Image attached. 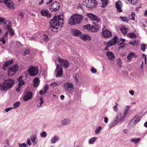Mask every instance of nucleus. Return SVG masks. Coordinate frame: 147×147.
I'll list each match as a JSON object with an SVG mask.
<instances>
[{
  "instance_id": "nucleus-1",
  "label": "nucleus",
  "mask_w": 147,
  "mask_h": 147,
  "mask_svg": "<svg viewBox=\"0 0 147 147\" xmlns=\"http://www.w3.org/2000/svg\"><path fill=\"white\" fill-rule=\"evenodd\" d=\"M62 16L59 14V15L55 16L50 22V26L49 28L54 32H57L58 29L60 30V27L62 26L63 24L61 22L63 20L62 18Z\"/></svg>"
},
{
  "instance_id": "nucleus-2",
  "label": "nucleus",
  "mask_w": 147,
  "mask_h": 147,
  "mask_svg": "<svg viewBox=\"0 0 147 147\" xmlns=\"http://www.w3.org/2000/svg\"><path fill=\"white\" fill-rule=\"evenodd\" d=\"M14 81L12 79H8L0 84V90L2 92H6L13 87Z\"/></svg>"
},
{
  "instance_id": "nucleus-3",
  "label": "nucleus",
  "mask_w": 147,
  "mask_h": 147,
  "mask_svg": "<svg viewBox=\"0 0 147 147\" xmlns=\"http://www.w3.org/2000/svg\"><path fill=\"white\" fill-rule=\"evenodd\" d=\"M82 18V16L81 15L75 14L71 16L69 23L71 25L79 24L81 22Z\"/></svg>"
},
{
  "instance_id": "nucleus-4",
  "label": "nucleus",
  "mask_w": 147,
  "mask_h": 147,
  "mask_svg": "<svg viewBox=\"0 0 147 147\" xmlns=\"http://www.w3.org/2000/svg\"><path fill=\"white\" fill-rule=\"evenodd\" d=\"M83 4L86 7L91 9L96 7L98 3L96 0H87L84 1Z\"/></svg>"
},
{
  "instance_id": "nucleus-5",
  "label": "nucleus",
  "mask_w": 147,
  "mask_h": 147,
  "mask_svg": "<svg viewBox=\"0 0 147 147\" xmlns=\"http://www.w3.org/2000/svg\"><path fill=\"white\" fill-rule=\"evenodd\" d=\"M49 9L52 12H57L59 10L60 5L59 3L55 1L49 6Z\"/></svg>"
},
{
  "instance_id": "nucleus-6",
  "label": "nucleus",
  "mask_w": 147,
  "mask_h": 147,
  "mask_svg": "<svg viewBox=\"0 0 147 147\" xmlns=\"http://www.w3.org/2000/svg\"><path fill=\"white\" fill-rule=\"evenodd\" d=\"M140 117L138 116H136L132 118L130 121L128 125L129 128H133L137 123L139 121Z\"/></svg>"
},
{
  "instance_id": "nucleus-7",
  "label": "nucleus",
  "mask_w": 147,
  "mask_h": 147,
  "mask_svg": "<svg viewBox=\"0 0 147 147\" xmlns=\"http://www.w3.org/2000/svg\"><path fill=\"white\" fill-rule=\"evenodd\" d=\"M129 109H126L124 111L123 116H122L121 113H118L116 115V120L118 122H120L121 123L124 120L127 114Z\"/></svg>"
},
{
  "instance_id": "nucleus-8",
  "label": "nucleus",
  "mask_w": 147,
  "mask_h": 147,
  "mask_svg": "<svg viewBox=\"0 0 147 147\" xmlns=\"http://www.w3.org/2000/svg\"><path fill=\"white\" fill-rule=\"evenodd\" d=\"M18 66L17 65L13 66V67H10L8 70V74L9 76H12L14 75L18 70Z\"/></svg>"
},
{
  "instance_id": "nucleus-9",
  "label": "nucleus",
  "mask_w": 147,
  "mask_h": 147,
  "mask_svg": "<svg viewBox=\"0 0 147 147\" xmlns=\"http://www.w3.org/2000/svg\"><path fill=\"white\" fill-rule=\"evenodd\" d=\"M29 74L31 76H34L38 73V68L36 67H33L31 66L28 70Z\"/></svg>"
},
{
  "instance_id": "nucleus-10",
  "label": "nucleus",
  "mask_w": 147,
  "mask_h": 147,
  "mask_svg": "<svg viewBox=\"0 0 147 147\" xmlns=\"http://www.w3.org/2000/svg\"><path fill=\"white\" fill-rule=\"evenodd\" d=\"M65 88V90L69 92V93L73 91L74 89V86L73 84L69 82L65 83L63 86Z\"/></svg>"
},
{
  "instance_id": "nucleus-11",
  "label": "nucleus",
  "mask_w": 147,
  "mask_h": 147,
  "mask_svg": "<svg viewBox=\"0 0 147 147\" xmlns=\"http://www.w3.org/2000/svg\"><path fill=\"white\" fill-rule=\"evenodd\" d=\"M58 60L59 63H60V66L62 67V66L63 65V66L65 68H68L69 64L68 61L65 59H63L60 57H58Z\"/></svg>"
},
{
  "instance_id": "nucleus-12",
  "label": "nucleus",
  "mask_w": 147,
  "mask_h": 147,
  "mask_svg": "<svg viewBox=\"0 0 147 147\" xmlns=\"http://www.w3.org/2000/svg\"><path fill=\"white\" fill-rule=\"evenodd\" d=\"M55 72H57V74L56 75V77H61L63 74L62 67L61 66L60 67L59 64H57Z\"/></svg>"
},
{
  "instance_id": "nucleus-13",
  "label": "nucleus",
  "mask_w": 147,
  "mask_h": 147,
  "mask_svg": "<svg viewBox=\"0 0 147 147\" xmlns=\"http://www.w3.org/2000/svg\"><path fill=\"white\" fill-rule=\"evenodd\" d=\"M102 30V35L104 37L108 38L112 36L111 32L109 30L106 29L105 28H103Z\"/></svg>"
},
{
  "instance_id": "nucleus-14",
  "label": "nucleus",
  "mask_w": 147,
  "mask_h": 147,
  "mask_svg": "<svg viewBox=\"0 0 147 147\" xmlns=\"http://www.w3.org/2000/svg\"><path fill=\"white\" fill-rule=\"evenodd\" d=\"M86 16L91 20L94 21L96 22H98L100 21L99 18L92 13H88L87 14Z\"/></svg>"
},
{
  "instance_id": "nucleus-15",
  "label": "nucleus",
  "mask_w": 147,
  "mask_h": 147,
  "mask_svg": "<svg viewBox=\"0 0 147 147\" xmlns=\"http://www.w3.org/2000/svg\"><path fill=\"white\" fill-rule=\"evenodd\" d=\"M40 13L42 15L47 18H50L51 17V14L49 12L48 10L46 9H42L40 11Z\"/></svg>"
},
{
  "instance_id": "nucleus-16",
  "label": "nucleus",
  "mask_w": 147,
  "mask_h": 147,
  "mask_svg": "<svg viewBox=\"0 0 147 147\" xmlns=\"http://www.w3.org/2000/svg\"><path fill=\"white\" fill-rule=\"evenodd\" d=\"M99 27L96 23L93 22L92 25L90 26V30L92 32H96L99 30Z\"/></svg>"
},
{
  "instance_id": "nucleus-17",
  "label": "nucleus",
  "mask_w": 147,
  "mask_h": 147,
  "mask_svg": "<svg viewBox=\"0 0 147 147\" xmlns=\"http://www.w3.org/2000/svg\"><path fill=\"white\" fill-rule=\"evenodd\" d=\"M118 38L117 36H115L113 38L110 40L108 42V45L109 47H111L113 45H115L117 42Z\"/></svg>"
},
{
  "instance_id": "nucleus-18",
  "label": "nucleus",
  "mask_w": 147,
  "mask_h": 147,
  "mask_svg": "<svg viewBox=\"0 0 147 147\" xmlns=\"http://www.w3.org/2000/svg\"><path fill=\"white\" fill-rule=\"evenodd\" d=\"M115 7L118 12H122V10L121 8L122 7V3L120 1H117L115 4Z\"/></svg>"
},
{
  "instance_id": "nucleus-19",
  "label": "nucleus",
  "mask_w": 147,
  "mask_h": 147,
  "mask_svg": "<svg viewBox=\"0 0 147 147\" xmlns=\"http://www.w3.org/2000/svg\"><path fill=\"white\" fill-rule=\"evenodd\" d=\"M32 93L31 92L27 91L23 97V100L26 101L31 98Z\"/></svg>"
},
{
  "instance_id": "nucleus-20",
  "label": "nucleus",
  "mask_w": 147,
  "mask_h": 147,
  "mask_svg": "<svg viewBox=\"0 0 147 147\" xmlns=\"http://www.w3.org/2000/svg\"><path fill=\"white\" fill-rule=\"evenodd\" d=\"M3 2L10 9H14L13 4L10 0H3Z\"/></svg>"
},
{
  "instance_id": "nucleus-21",
  "label": "nucleus",
  "mask_w": 147,
  "mask_h": 147,
  "mask_svg": "<svg viewBox=\"0 0 147 147\" xmlns=\"http://www.w3.org/2000/svg\"><path fill=\"white\" fill-rule=\"evenodd\" d=\"M70 121L68 118L63 119L61 121V124L62 126L67 125L70 122Z\"/></svg>"
},
{
  "instance_id": "nucleus-22",
  "label": "nucleus",
  "mask_w": 147,
  "mask_h": 147,
  "mask_svg": "<svg viewBox=\"0 0 147 147\" xmlns=\"http://www.w3.org/2000/svg\"><path fill=\"white\" fill-rule=\"evenodd\" d=\"M106 55L109 60H113L114 59L115 56L112 52L108 51Z\"/></svg>"
},
{
  "instance_id": "nucleus-23",
  "label": "nucleus",
  "mask_w": 147,
  "mask_h": 147,
  "mask_svg": "<svg viewBox=\"0 0 147 147\" xmlns=\"http://www.w3.org/2000/svg\"><path fill=\"white\" fill-rule=\"evenodd\" d=\"M22 76H21L17 79L18 82V84L19 86H20V87H21L25 84V82L22 80Z\"/></svg>"
},
{
  "instance_id": "nucleus-24",
  "label": "nucleus",
  "mask_w": 147,
  "mask_h": 147,
  "mask_svg": "<svg viewBox=\"0 0 147 147\" xmlns=\"http://www.w3.org/2000/svg\"><path fill=\"white\" fill-rule=\"evenodd\" d=\"M13 61V60H11L5 62L4 64V65L3 66V69L4 70L6 69L7 68V67L9 65H11Z\"/></svg>"
},
{
  "instance_id": "nucleus-25",
  "label": "nucleus",
  "mask_w": 147,
  "mask_h": 147,
  "mask_svg": "<svg viewBox=\"0 0 147 147\" xmlns=\"http://www.w3.org/2000/svg\"><path fill=\"white\" fill-rule=\"evenodd\" d=\"M71 31L72 34L75 36H80L81 34V32L76 29H73Z\"/></svg>"
},
{
  "instance_id": "nucleus-26",
  "label": "nucleus",
  "mask_w": 147,
  "mask_h": 147,
  "mask_svg": "<svg viewBox=\"0 0 147 147\" xmlns=\"http://www.w3.org/2000/svg\"><path fill=\"white\" fill-rule=\"evenodd\" d=\"M34 87H37L39 85L40 81L38 78L36 77L34 79Z\"/></svg>"
},
{
  "instance_id": "nucleus-27",
  "label": "nucleus",
  "mask_w": 147,
  "mask_h": 147,
  "mask_svg": "<svg viewBox=\"0 0 147 147\" xmlns=\"http://www.w3.org/2000/svg\"><path fill=\"white\" fill-rule=\"evenodd\" d=\"M31 140L32 141L33 143L36 144L38 142V141H36L37 136L35 135H32L30 137Z\"/></svg>"
},
{
  "instance_id": "nucleus-28",
  "label": "nucleus",
  "mask_w": 147,
  "mask_h": 147,
  "mask_svg": "<svg viewBox=\"0 0 147 147\" xmlns=\"http://www.w3.org/2000/svg\"><path fill=\"white\" fill-rule=\"evenodd\" d=\"M120 30L123 34L125 35L127 33L128 29L125 26H123L120 29Z\"/></svg>"
},
{
  "instance_id": "nucleus-29",
  "label": "nucleus",
  "mask_w": 147,
  "mask_h": 147,
  "mask_svg": "<svg viewBox=\"0 0 147 147\" xmlns=\"http://www.w3.org/2000/svg\"><path fill=\"white\" fill-rule=\"evenodd\" d=\"M136 57L137 56L135 53L133 52L130 53L127 56V58L128 60H130L133 57Z\"/></svg>"
},
{
  "instance_id": "nucleus-30",
  "label": "nucleus",
  "mask_w": 147,
  "mask_h": 147,
  "mask_svg": "<svg viewBox=\"0 0 147 147\" xmlns=\"http://www.w3.org/2000/svg\"><path fill=\"white\" fill-rule=\"evenodd\" d=\"M81 38L82 40L84 41H86L87 40H89L90 39V36L86 34H83L81 36Z\"/></svg>"
},
{
  "instance_id": "nucleus-31",
  "label": "nucleus",
  "mask_w": 147,
  "mask_h": 147,
  "mask_svg": "<svg viewBox=\"0 0 147 147\" xmlns=\"http://www.w3.org/2000/svg\"><path fill=\"white\" fill-rule=\"evenodd\" d=\"M4 24L5 25V27L7 29H9V28L11 27V24L8 21H5L4 22Z\"/></svg>"
},
{
  "instance_id": "nucleus-32",
  "label": "nucleus",
  "mask_w": 147,
  "mask_h": 147,
  "mask_svg": "<svg viewBox=\"0 0 147 147\" xmlns=\"http://www.w3.org/2000/svg\"><path fill=\"white\" fill-rule=\"evenodd\" d=\"M118 122V121L115 120L112 121L109 125V127L110 128L115 126Z\"/></svg>"
},
{
  "instance_id": "nucleus-33",
  "label": "nucleus",
  "mask_w": 147,
  "mask_h": 147,
  "mask_svg": "<svg viewBox=\"0 0 147 147\" xmlns=\"http://www.w3.org/2000/svg\"><path fill=\"white\" fill-rule=\"evenodd\" d=\"M58 139L59 137L58 136H55L51 139V143L52 144H55L56 143V141L58 140Z\"/></svg>"
},
{
  "instance_id": "nucleus-34",
  "label": "nucleus",
  "mask_w": 147,
  "mask_h": 147,
  "mask_svg": "<svg viewBox=\"0 0 147 147\" xmlns=\"http://www.w3.org/2000/svg\"><path fill=\"white\" fill-rule=\"evenodd\" d=\"M102 2V5L101 7H105L108 4L107 0H100Z\"/></svg>"
},
{
  "instance_id": "nucleus-35",
  "label": "nucleus",
  "mask_w": 147,
  "mask_h": 147,
  "mask_svg": "<svg viewBox=\"0 0 147 147\" xmlns=\"http://www.w3.org/2000/svg\"><path fill=\"white\" fill-rule=\"evenodd\" d=\"M140 139L138 138H135L134 139H131L130 141L131 142L134 143L136 144L140 141Z\"/></svg>"
},
{
  "instance_id": "nucleus-36",
  "label": "nucleus",
  "mask_w": 147,
  "mask_h": 147,
  "mask_svg": "<svg viewBox=\"0 0 147 147\" xmlns=\"http://www.w3.org/2000/svg\"><path fill=\"white\" fill-rule=\"evenodd\" d=\"M97 139L96 137H94L91 138L89 141V143L90 144H92Z\"/></svg>"
},
{
  "instance_id": "nucleus-37",
  "label": "nucleus",
  "mask_w": 147,
  "mask_h": 147,
  "mask_svg": "<svg viewBox=\"0 0 147 147\" xmlns=\"http://www.w3.org/2000/svg\"><path fill=\"white\" fill-rule=\"evenodd\" d=\"M102 129V128L101 126H98L96 128V131H95V133L96 134H98L100 133Z\"/></svg>"
},
{
  "instance_id": "nucleus-38",
  "label": "nucleus",
  "mask_w": 147,
  "mask_h": 147,
  "mask_svg": "<svg viewBox=\"0 0 147 147\" xmlns=\"http://www.w3.org/2000/svg\"><path fill=\"white\" fill-rule=\"evenodd\" d=\"M119 18L123 22H126V23H128V20L127 19V17L120 16Z\"/></svg>"
},
{
  "instance_id": "nucleus-39",
  "label": "nucleus",
  "mask_w": 147,
  "mask_h": 147,
  "mask_svg": "<svg viewBox=\"0 0 147 147\" xmlns=\"http://www.w3.org/2000/svg\"><path fill=\"white\" fill-rule=\"evenodd\" d=\"M42 37L43 40L45 42H47L49 40L48 36L45 34H43Z\"/></svg>"
},
{
  "instance_id": "nucleus-40",
  "label": "nucleus",
  "mask_w": 147,
  "mask_h": 147,
  "mask_svg": "<svg viewBox=\"0 0 147 147\" xmlns=\"http://www.w3.org/2000/svg\"><path fill=\"white\" fill-rule=\"evenodd\" d=\"M128 35L131 38H135L136 37V34L133 32L130 33Z\"/></svg>"
},
{
  "instance_id": "nucleus-41",
  "label": "nucleus",
  "mask_w": 147,
  "mask_h": 147,
  "mask_svg": "<svg viewBox=\"0 0 147 147\" xmlns=\"http://www.w3.org/2000/svg\"><path fill=\"white\" fill-rule=\"evenodd\" d=\"M135 13L133 12H132L131 14L129 16V18H130L131 20H135Z\"/></svg>"
},
{
  "instance_id": "nucleus-42",
  "label": "nucleus",
  "mask_w": 147,
  "mask_h": 147,
  "mask_svg": "<svg viewBox=\"0 0 147 147\" xmlns=\"http://www.w3.org/2000/svg\"><path fill=\"white\" fill-rule=\"evenodd\" d=\"M20 103L19 102L17 101L13 105V107L14 108H16L18 107L20 105Z\"/></svg>"
},
{
  "instance_id": "nucleus-43",
  "label": "nucleus",
  "mask_w": 147,
  "mask_h": 147,
  "mask_svg": "<svg viewBox=\"0 0 147 147\" xmlns=\"http://www.w3.org/2000/svg\"><path fill=\"white\" fill-rule=\"evenodd\" d=\"M129 3L133 5L136 4L137 3V0H127Z\"/></svg>"
},
{
  "instance_id": "nucleus-44",
  "label": "nucleus",
  "mask_w": 147,
  "mask_h": 147,
  "mask_svg": "<svg viewBox=\"0 0 147 147\" xmlns=\"http://www.w3.org/2000/svg\"><path fill=\"white\" fill-rule=\"evenodd\" d=\"M18 144L19 147H28L27 144L25 143L22 144L19 143Z\"/></svg>"
},
{
  "instance_id": "nucleus-45",
  "label": "nucleus",
  "mask_w": 147,
  "mask_h": 147,
  "mask_svg": "<svg viewBox=\"0 0 147 147\" xmlns=\"http://www.w3.org/2000/svg\"><path fill=\"white\" fill-rule=\"evenodd\" d=\"M47 133L45 131L42 132L40 134V136L41 137H45L47 136Z\"/></svg>"
},
{
  "instance_id": "nucleus-46",
  "label": "nucleus",
  "mask_w": 147,
  "mask_h": 147,
  "mask_svg": "<svg viewBox=\"0 0 147 147\" xmlns=\"http://www.w3.org/2000/svg\"><path fill=\"white\" fill-rule=\"evenodd\" d=\"M49 89V86L47 84L46 85L44 88V94H45L47 91Z\"/></svg>"
},
{
  "instance_id": "nucleus-47",
  "label": "nucleus",
  "mask_w": 147,
  "mask_h": 147,
  "mask_svg": "<svg viewBox=\"0 0 147 147\" xmlns=\"http://www.w3.org/2000/svg\"><path fill=\"white\" fill-rule=\"evenodd\" d=\"M146 45L144 44H142L141 45V49L143 51H144L146 48Z\"/></svg>"
},
{
  "instance_id": "nucleus-48",
  "label": "nucleus",
  "mask_w": 147,
  "mask_h": 147,
  "mask_svg": "<svg viewBox=\"0 0 147 147\" xmlns=\"http://www.w3.org/2000/svg\"><path fill=\"white\" fill-rule=\"evenodd\" d=\"M10 32V34L11 35V36H12L14 34V32L13 31V30L11 29V28L8 29Z\"/></svg>"
},
{
  "instance_id": "nucleus-49",
  "label": "nucleus",
  "mask_w": 147,
  "mask_h": 147,
  "mask_svg": "<svg viewBox=\"0 0 147 147\" xmlns=\"http://www.w3.org/2000/svg\"><path fill=\"white\" fill-rule=\"evenodd\" d=\"M30 52V51L29 49L26 50L24 53V54L25 56L28 54Z\"/></svg>"
},
{
  "instance_id": "nucleus-50",
  "label": "nucleus",
  "mask_w": 147,
  "mask_h": 147,
  "mask_svg": "<svg viewBox=\"0 0 147 147\" xmlns=\"http://www.w3.org/2000/svg\"><path fill=\"white\" fill-rule=\"evenodd\" d=\"M40 103H39L40 106L41 107L44 101L43 98L42 97H41L40 99Z\"/></svg>"
},
{
  "instance_id": "nucleus-51",
  "label": "nucleus",
  "mask_w": 147,
  "mask_h": 147,
  "mask_svg": "<svg viewBox=\"0 0 147 147\" xmlns=\"http://www.w3.org/2000/svg\"><path fill=\"white\" fill-rule=\"evenodd\" d=\"M90 26L89 24H87L84 26V28L88 30L89 29L90 30Z\"/></svg>"
},
{
  "instance_id": "nucleus-52",
  "label": "nucleus",
  "mask_w": 147,
  "mask_h": 147,
  "mask_svg": "<svg viewBox=\"0 0 147 147\" xmlns=\"http://www.w3.org/2000/svg\"><path fill=\"white\" fill-rule=\"evenodd\" d=\"M117 65L120 66L121 64V61L120 59H117Z\"/></svg>"
},
{
  "instance_id": "nucleus-53",
  "label": "nucleus",
  "mask_w": 147,
  "mask_h": 147,
  "mask_svg": "<svg viewBox=\"0 0 147 147\" xmlns=\"http://www.w3.org/2000/svg\"><path fill=\"white\" fill-rule=\"evenodd\" d=\"M91 71L92 73H96L97 72L96 69L94 68L93 67H92L91 69Z\"/></svg>"
},
{
  "instance_id": "nucleus-54",
  "label": "nucleus",
  "mask_w": 147,
  "mask_h": 147,
  "mask_svg": "<svg viewBox=\"0 0 147 147\" xmlns=\"http://www.w3.org/2000/svg\"><path fill=\"white\" fill-rule=\"evenodd\" d=\"M5 19L0 17V24L1 23H3L5 22Z\"/></svg>"
},
{
  "instance_id": "nucleus-55",
  "label": "nucleus",
  "mask_w": 147,
  "mask_h": 147,
  "mask_svg": "<svg viewBox=\"0 0 147 147\" xmlns=\"http://www.w3.org/2000/svg\"><path fill=\"white\" fill-rule=\"evenodd\" d=\"M8 34V32H6L3 36L1 38H3L5 39V38H6L7 37V35Z\"/></svg>"
},
{
  "instance_id": "nucleus-56",
  "label": "nucleus",
  "mask_w": 147,
  "mask_h": 147,
  "mask_svg": "<svg viewBox=\"0 0 147 147\" xmlns=\"http://www.w3.org/2000/svg\"><path fill=\"white\" fill-rule=\"evenodd\" d=\"M13 107H9L7 108H6L5 109V111L6 113H7L9 111H10L11 109H13Z\"/></svg>"
},
{
  "instance_id": "nucleus-57",
  "label": "nucleus",
  "mask_w": 147,
  "mask_h": 147,
  "mask_svg": "<svg viewBox=\"0 0 147 147\" xmlns=\"http://www.w3.org/2000/svg\"><path fill=\"white\" fill-rule=\"evenodd\" d=\"M113 109L114 111H117L118 110V109L117 108V103H116V105L114 106Z\"/></svg>"
},
{
  "instance_id": "nucleus-58",
  "label": "nucleus",
  "mask_w": 147,
  "mask_h": 147,
  "mask_svg": "<svg viewBox=\"0 0 147 147\" xmlns=\"http://www.w3.org/2000/svg\"><path fill=\"white\" fill-rule=\"evenodd\" d=\"M0 41L2 42L3 44H5V39L3 38H0Z\"/></svg>"
},
{
  "instance_id": "nucleus-59",
  "label": "nucleus",
  "mask_w": 147,
  "mask_h": 147,
  "mask_svg": "<svg viewBox=\"0 0 147 147\" xmlns=\"http://www.w3.org/2000/svg\"><path fill=\"white\" fill-rule=\"evenodd\" d=\"M57 83L55 82H54L53 83H52L50 85V86H57Z\"/></svg>"
},
{
  "instance_id": "nucleus-60",
  "label": "nucleus",
  "mask_w": 147,
  "mask_h": 147,
  "mask_svg": "<svg viewBox=\"0 0 147 147\" xmlns=\"http://www.w3.org/2000/svg\"><path fill=\"white\" fill-rule=\"evenodd\" d=\"M27 144L29 146H30L31 145V143L30 142V139H28L27 140V141L26 142Z\"/></svg>"
},
{
  "instance_id": "nucleus-61",
  "label": "nucleus",
  "mask_w": 147,
  "mask_h": 147,
  "mask_svg": "<svg viewBox=\"0 0 147 147\" xmlns=\"http://www.w3.org/2000/svg\"><path fill=\"white\" fill-rule=\"evenodd\" d=\"M129 93L132 96L134 94V92L133 90H130L129 91Z\"/></svg>"
},
{
  "instance_id": "nucleus-62",
  "label": "nucleus",
  "mask_w": 147,
  "mask_h": 147,
  "mask_svg": "<svg viewBox=\"0 0 147 147\" xmlns=\"http://www.w3.org/2000/svg\"><path fill=\"white\" fill-rule=\"evenodd\" d=\"M19 15L22 18H23L24 16V14L22 12H20L19 13Z\"/></svg>"
},
{
  "instance_id": "nucleus-63",
  "label": "nucleus",
  "mask_w": 147,
  "mask_h": 147,
  "mask_svg": "<svg viewBox=\"0 0 147 147\" xmlns=\"http://www.w3.org/2000/svg\"><path fill=\"white\" fill-rule=\"evenodd\" d=\"M21 87H20V86H19L16 89V91L18 92H19L20 91V89Z\"/></svg>"
},
{
  "instance_id": "nucleus-64",
  "label": "nucleus",
  "mask_w": 147,
  "mask_h": 147,
  "mask_svg": "<svg viewBox=\"0 0 147 147\" xmlns=\"http://www.w3.org/2000/svg\"><path fill=\"white\" fill-rule=\"evenodd\" d=\"M104 121L106 123H107L108 121V119L107 117H105L104 118Z\"/></svg>"
}]
</instances>
